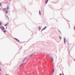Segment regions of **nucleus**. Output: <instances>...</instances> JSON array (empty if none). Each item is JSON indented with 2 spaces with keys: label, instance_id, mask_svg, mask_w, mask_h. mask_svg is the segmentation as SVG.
<instances>
[{
  "label": "nucleus",
  "instance_id": "obj_1",
  "mask_svg": "<svg viewBox=\"0 0 75 75\" xmlns=\"http://www.w3.org/2000/svg\"><path fill=\"white\" fill-rule=\"evenodd\" d=\"M26 59V58H25V59H24L23 61V59L22 60H21V63L22 64L20 66L19 68H20V67H21V66H22L23 65V64H24V63H23V62H24V60H25Z\"/></svg>",
  "mask_w": 75,
  "mask_h": 75
},
{
  "label": "nucleus",
  "instance_id": "obj_2",
  "mask_svg": "<svg viewBox=\"0 0 75 75\" xmlns=\"http://www.w3.org/2000/svg\"><path fill=\"white\" fill-rule=\"evenodd\" d=\"M26 59V58H25V59H24L23 61V59L22 60H21V63L22 64L20 66L19 68H20V67H21V66H22L23 65V64H24V63H23V62H24V60H25Z\"/></svg>",
  "mask_w": 75,
  "mask_h": 75
},
{
  "label": "nucleus",
  "instance_id": "obj_3",
  "mask_svg": "<svg viewBox=\"0 0 75 75\" xmlns=\"http://www.w3.org/2000/svg\"><path fill=\"white\" fill-rule=\"evenodd\" d=\"M51 60L52 62H53V61H54V60L53 59V57H51Z\"/></svg>",
  "mask_w": 75,
  "mask_h": 75
},
{
  "label": "nucleus",
  "instance_id": "obj_4",
  "mask_svg": "<svg viewBox=\"0 0 75 75\" xmlns=\"http://www.w3.org/2000/svg\"><path fill=\"white\" fill-rule=\"evenodd\" d=\"M14 39L16 40V41H18V42H20V41L19 40L17 39L16 38H14Z\"/></svg>",
  "mask_w": 75,
  "mask_h": 75
},
{
  "label": "nucleus",
  "instance_id": "obj_5",
  "mask_svg": "<svg viewBox=\"0 0 75 75\" xmlns=\"http://www.w3.org/2000/svg\"><path fill=\"white\" fill-rule=\"evenodd\" d=\"M46 28H47V26H45L43 29H42V30H45V29H46Z\"/></svg>",
  "mask_w": 75,
  "mask_h": 75
},
{
  "label": "nucleus",
  "instance_id": "obj_6",
  "mask_svg": "<svg viewBox=\"0 0 75 75\" xmlns=\"http://www.w3.org/2000/svg\"><path fill=\"white\" fill-rule=\"evenodd\" d=\"M6 19L7 20H8L9 19L8 17V16H6Z\"/></svg>",
  "mask_w": 75,
  "mask_h": 75
},
{
  "label": "nucleus",
  "instance_id": "obj_7",
  "mask_svg": "<svg viewBox=\"0 0 75 75\" xmlns=\"http://www.w3.org/2000/svg\"><path fill=\"white\" fill-rule=\"evenodd\" d=\"M2 30H4V27L3 26H2Z\"/></svg>",
  "mask_w": 75,
  "mask_h": 75
},
{
  "label": "nucleus",
  "instance_id": "obj_8",
  "mask_svg": "<svg viewBox=\"0 0 75 75\" xmlns=\"http://www.w3.org/2000/svg\"><path fill=\"white\" fill-rule=\"evenodd\" d=\"M54 69L53 68L52 73H54Z\"/></svg>",
  "mask_w": 75,
  "mask_h": 75
},
{
  "label": "nucleus",
  "instance_id": "obj_9",
  "mask_svg": "<svg viewBox=\"0 0 75 75\" xmlns=\"http://www.w3.org/2000/svg\"><path fill=\"white\" fill-rule=\"evenodd\" d=\"M8 24V23H7L5 25V26H7V25Z\"/></svg>",
  "mask_w": 75,
  "mask_h": 75
},
{
  "label": "nucleus",
  "instance_id": "obj_10",
  "mask_svg": "<svg viewBox=\"0 0 75 75\" xmlns=\"http://www.w3.org/2000/svg\"><path fill=\"white\" fill-rule=\"evenodd\" d=\"M3 10L4 11H6V8H4L3 9Z\"/></svg>",
  "mask_w": 75,
  "mask_h": 75
},
{
  "label": "nucleus",
  "instance_id": "obj_11",
  "mask_svg": "<svg viewBox=\"0 0 75 75\" xmlns=\"http://www.w3.org/2000/svg\"><path fill=\"white\" fill-rule=\"evenodd\" d=\"M6 14H8V11H6Z\"/></svg>",
  "mask_w": 75,
  "mask_h": 75
},
{
  "label": "nucleus",
  "instance_id": "obj_12",
  "mask_svg": "<svg viewBox=\"0 0 75 75\" xmlns=\"http://www.w3.org/2000/svg\"><path fill=\"white\" fill-rule=\"evenodd\" d=\"M39 14L40 16H41V11H39Z\"/></svg>",
  "mask_w": 75,
  "mask_h": 75
},
{
  "label": "nucleus",
  "instance_id": "obj_13",
  "mask_svg": "<svg viewBox=\"0 0 75 75\" xmlns=\"http://www.w3.org/2000/svg\"><path fill=\"white\" fill-rule=\"evenodd\" d=\"M33 55H34V54H32L30 55V57H31V56H33Z\"/></svg>",
  "mask_w": 75,
  "mask_h": 75
},
{
  "label": "nucleus",
  "instance_id": "obj_14",
  "mask_svg": "<svg viewBox=\"0 0 75 75\" xmlns=\"http://www.w3.org/2000/svg\"><path fill=\"white\" fill-rule=\"evenodd\" d=\"M2 25V23L1 22H0V25Z\"/></svg>",
  "mask_w": 75,
  "mask_h": 75
},
{
  "label": "nucleus",
  "instance_id": "obj_15",
  "mask_svg": "<svg viewBox=\"0 0 75 75\" xmlns=\"http://www.w3.org/2000/svg\"><path fill=\"white\" fill-rule=\"evenodd\" d=\"M48 0H47V1L46 2V4H47V3H48Z\"/></svg>",
  "mask_w": 75,
  "mask_h": 75
},
{
  "label": "nucleus",
  "instance_id": "obj_16",
  "mask_svg": "<svg viewBox=\"0 0 75 75\" xmlns=\"http://www.w3.org/2000/svg\"><path fill=\"white\" fill-rule=\"evenodd\" d=\"M8 9H9V7H8L7 8V10H8Z\"/></svg>",
  "mask_w": 75,
  "mask_h": 75
},
{
  "label": "nucleus",
  "instance_id": "obj_17",
  "mask_svg": "<svg viewBox=\"0 0 75 75\" xmlns=\"http://www.w3.org/2000/svg\"><path fill=\"white\" fill-rule=\"evenodd\" d=\"M4 33H6V31L5 30H4Z\"/></svg>",
  "mask_w": 75,
  "mask_h": 75
},
{
  "label": "nucleus",
  "instance_id": "obj_18",
  "mask_svg": "<svg viewBox=\"0 0 75 75\" xmlns=\"http://www.w3.org/2000/svg\"><path fill=\"white\" fill-rule=\"evenodd\" d=\"M64 42L65 43V39H64Z\"/></svg>",
  "mask_w": 75,
  "mask_h": 75
},
{
  "label": "nucleus",
  "instance_id": "obj_19",
  "mask_svg": "<svg viewBox=\"0 0 75 75\" xmlns=\"http://www.w3.org/2000/svg\"><path fill=\"white\" fill-rule=\"evenodd\" d=\"M2 28V26H0V28Z\"/></svg>",
  "mask_w": 75,
  "mask_h": 75
},
{
  "label": "nucleus",
  "instance_id": "obj_20",
  "mask_svg": "<svg viewBox=\"0 0 75 75\" xmlns=\"http://www.w3.org/2000/svg\"><path fill=\"white\" fill-rule=\"evenodd\" d=\"M39 30H40L41 29V28H39Z\"/></svg>",
  "mask_w": 75,
  "mask_h": 75
},
{
  "label": "nucleus",
  "instance_id": "obj_21",
  "mask_svg": "<svg viewBox=\"0 0 75 75\" xmlns=\"http://www.w3.org/2000/svg\"><path fill=\"white\" fill-rule=\"evenodd\" d=\"M59 38H60L61 39V38L60 37H59Z\"/></svg>",
  "mask_w": 75,
  "mask_h": 75
},
{
  "label": "nucleus",
  "instance_id": "obj_22",
  "mask_svg": "<svg viewBox=\"0 0 75 75\" xmlns=\"http://www.w3.org/2000/svg\"><path fill=\"white\" fill-rule=\"evenodd\" d=\"M1 71V69H0V71Z\"/></svg>",
  "mask_w": 75,
  "mask_h": 75
},
{
  "label": "nucleus",
  "instance_id": "obj_23",
  "mask_svg": "<svg viewBox=\"0 0 75 75\" xmlns=\"http://www.w3.org/2000/svg\"><path fill=\"white\" fill-rule=\"evenodd\" d=\"M59 75H62V74H59Z\"/></svg>",
  "mask_w": 75,
  "mask_h": 75
},
{
  "label": "nucleus",
  "instance_id": "obj_24",
  "mask_svg": "<svg viewBox=\"0 0 75 75\" xmlns=\"http://www.w3.org/2000/svg\"><path fill=\"white\" fill-rule=\"evenodd\" d=\"M0 6H1V3H0Z\"/></svg>",
  "mask_w": 75,
  "mask_h": 75
},
{
  "label": "nucleus",
  "instance_id": "obj_25",
  "mask_svg": "<svg viewBox=\"0 0 75 75\" xmlns=\"http://www.w3.org/2000/svg\"><path fill=\"white\" fill-rule=\"evenodd\" d=\"M6 29H7V27H6Z\"/></svg>",
  "mask_w": 75,
  "mask_h": 75
},
{
  "label": "nucleus",
  "instance_id": "obj_26",
  "mask_svg": "<svg viewBox=\"0 0 75 75\" xmlns=\"http://www.w3.org/2000/svg\"><path fill=\"white\" fill-rule=\"evenodd\" d=\"M1 10V8H0V10Z\"/></svg>",
  "mask_w": 75,
  "mask_h": 75
},
{
  "label": "nucleus",
  "instance_id": "obj_27",
  "mask_svg": "<svg viewBox=\"0 0 75 75\" xmlns=\"http://www.w3.org/2000/svg\"><path fill=\"white\" fill-rule=\"evenodd\" d=\"M0 65H1V63H0Z\"/></svg>",
  "mask_w": 75,
  "mask_h": 75
},
{
  "label": "nucleus",
  "instance_id": "obj_28",
  "mask_svg": "<svg viewBox=\"0 0 75 75\" xmlns=\"http://www.w3.org/2000/svg\"><path fill=\"white\" fill-rule=\"evenodd\" d=\"M10 0V1H11V0Z\"/></svg>",
  "mask_w": 75,
  "mask_h": 75
},
{
  "label": "nucleus",
  "instance_id": "obj_29",
  "mask_svg": "<svg viewBox=\"0 0 75 75\" xmlns=\"http://www.w3.org/2000/svg\"><path fill=\"white\" fill-rule=\"evenodd\" d=\"M74 30H75V28H74Z\"/></svg>",
  "mask_w": 75,
  "mask_h": 75
}]
</instances>
